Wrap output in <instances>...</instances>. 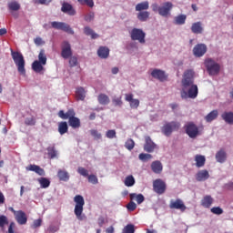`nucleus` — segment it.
Instances as JSON below:
<instances>
[{
    "label": "nucleus",
    "mask_w": 233,
    "mask_h": 233,
    "mask_svg": "<svg viewBox=\"0 0 233 233\" xmlns=\"http://www.w3.org/2000/svg\"><path fill=\"white\" fill-rule=\"evenodd\" d=\"M180 127H181V123L172 121V122L166 123L162 127L161 130H162V133L164 134V136H167L168 137L172 136V132H176V131L179 130Z\"/></svg>",
    "instance_id": "obj_6"
},
{
    "label": "nucleus",
    "mask_w": 233,
    "mask_h": 233,
    "mask_svg": "<svg viewBox=\"0 0 233 233\" xmlns=\"http://www.w3.org/2000/svg\"><path fill=\"white\" fill-rule=\"evenodd\" d=\"M5 225H8V218L5 215H0V228L5 230Z\"/></svg>",
    "instance_id": "obj_46"
},
{
    "label": "nucleus",
    "mask_w": 233,
    "mask_h": 233,
    "mask_svg": "<svg viewBox=\"0 0 233 233\" xmlns=\"http://www.w3.org/2000/svg\"><path fill=\"white\" fill-rule=\"evenodd\" d=\"M85 19H86V21H88V22L93 21L94 20V13H91L88 15H86Z\"/></svg>",
    "instance_id": "obj_62"
},
{
    "label": "nucleus",
    "mask_w": 233,
    "mask_h": 233,
    "mask_svg": "<svg viewBox=\"0 0 233 233\" xmlns=\"http://www.w3.org/2000/svg\"><path fill=\"white\" fill-rule=\"evenodd\" d=\"M198 94H199V89L198 85H194V71L188 69L184 73L182 79L181 97L182 99H196Z\"/></svg>",
    "instance_id": "obj_1"
},
{
    "label": "nucleus",
    "mask_w": 233,
    "mask_h": 233,
    "mask_svg": "<svg viewBox=\"0 0 233 233\" xmlns=\"http://www.w3.org/2000/svg\"><path fill=\"white\" fill-rule=\"evenodd\" d=\"M90 134L92 137H94V139H101L102 136L97 129H91Z\"/></svg>",
    "instance_id": "obj_54"
},
{
    "label": "nucleus",
    "mask_w": 233,
    "mask_h": 233,
    "mask_svg": "<svg viewBox=\"0 0 233 233\" xmlns=\"http://www.w3.org/2000/svg\"><path fill=\"white\" fill-rule=\"evenodd\" d=\"M196 167L201 168L205 167V163H207V158L203 155H196L195 156Z\"/></svg>",
    "instance_id": "obj_25"
},
{
    "label": "nucleus",
    "mask_w": 233,
    "mask_h": 233,
    "mask_svg": "<svg viewBox=\"0 0 233 233\" xmlns=\"http://www.w3.org/2000/svg\"><path fill=\"white\" fill-rule=\"evenodd\" d=\"M126 101H127L132 108L139 106V99H134V95L126 94Z\"/></svg>",
    "instance_id": "obj_21"
},
{
    "label": "nucleus",
    "mask_w": 233,
    "mask_h": 233,
    "mask_svg": "<svg viewBox=\"0 0 233 233\" xmlns=\"http://www.w3.org/2000/svg\"><path fill=\"white\" fill-rule=\"evenodd\" d=\"M216 159L218 163H225V161H227V152H225L223 149H220L216 154Z\"/></svg>",
    "instance_id": "obj_32"
},
{
    "label": "nucleus",
    "mask_w": 233,
    "mask_h": 233,
    "mask_svg": "<svg viewBox=\"0 0 233 233\" xmlns=\"http://www.w3.org/2000/svg\"><path fill=\"white\" fill-rule=\"evenodd\" d=\"M110 55V49L106 46H100L97 50V56L101 59H106L108 56Z\"/></svg>",
    "instance_id": "obj_24"
},
{
    "label": "nucleus",
    "mask_w": 233,
    "mask_h": 233,
    "mask_svg": "<svg viewBox=\"0 0 233 233\" xmlns=\"http://www.w3.org/2000/svg\"><path fill=\"white\" fill-rule=\"evenodd\" d=\"M222 119L228 123V125H233V112L229 111V112H224L221 115Z\"/></svg>",
    "instance_id": "obj_30"
},
{
    "label": "nucleus",
    "mask_w": 233,
    "mask_h": 233,
    "mask_svg": "<svg viewBox=\"0 0 233 233\" xmlns=\"http://www.w3.org/2000/svg\"><path fill=\"white\" fill-rule=\"evenodd\" d=\"M61 57L63 59H69L72 57V46L67 41H64L61 45Z\"/></svg>",
    "instance_id": "obj_12"
},
{
    "label": "nucleus",
    "mask_w": 233,
    "mask_h": 233,
    "mask_svg": "<svg viewBox=\"0 0 233 233\" xmlns=\"http://www.w3.org/2000/svg\"><path fill=\"white\" fill-rule=\"evenodd\" d=\"M52 28H55V30H62L63 32H66L67 34H71L73 35L74 29L70 27V25L66 23L63 22H52L51 23Z\"/></svg>",
    "instance_id": "obj_11"
},
{
    "label": "nucleus",
    "mask_w": 233,
    "mask_h": 233,
    "mask_svg": "<svg viewBox=\"0 0 233 233\" xmlns=\"http://www.w3.org/2000/svg\"><path fill=\"white\" fill-rule=\"evenodd\" d=\"M103 225H105V218L100 217V218H98V226H99V227H103Z\"/></svg>",
    "instance_id": "obj_63"
},
{
    "label": "nucleus",
    "mask_w": 233,
    "mask_h": 233,
    "mask_svg": "<svg viewBox=\"0 0 233 233\" xmlns=\"http://www.w3.org/2000/svg\"><path fill=\"white\" fill-rule=\"evenodd\" d=\"M169 208H171V210H180V212H185V210H187V206L182 199L177 198L176 200L170 201Z\"/></svg>",
    "instance_id": "obj_13"
},
{
    "label": "nucleus",
    "mask_w": 233,
    "mask_h": 233,
    "mask_svg": "<svg viewBox=\"0 0 233 233\" xmlns=\"http://www.w3.org/2000/svg\"><path fill=\"white\" fill-rule=\"evenodd\" d=\"M34 42H35V45H36V46H41V45H45V41H43V38L39 36L35 38Z\"/></svg>",
    "instance_id": "obj_59"
},
{
    "label": "nucleus",
    "mask_w": 233,
    "mask_h": 233,
    "mask_svg": "<svg viewBox=\"0 0 233 233\" xmlns=\"http://www.w3.org/2000/svg\"><path fill=\"white\" fill-rule=\"evenodd\" d=\"M134 232H136V229L134 228V225L132 224L127 225L122 230V233H134Z\"/></svg>",
    "instance_id": "obj_48"
},
{
    "label": "nucleus",
    "mask_w": 233,
    "mask_h": 233,
    "mask_svg": "<svg viewBox=\"0 0 233 233\" xmlns=\"http://www.w3.org/2000/svg\"><path fill=\"white\" fill-rule=\"evenodd\" d=\"M106 233H114V228H113L112 226H110L109 228H107L106 229Z\"/></svg>",
    "instance_id": "obj_64"
},
{
    "label": "nucleus",
    "mask_w": 233,
    "mask_h": 233,
    "mask_svg": "<svg viewBox=\"0 0 233 233\" xmlns=\"http://www.w3.org/2000/svg\"><path fill=\"white\" fill-rule=\"evenodd\" d=\"M25 170L29 172H35L38 176H45V169L37 165L30 164L25 167Z\"/></svg>",
    "instance_id": "obj_18"
},
{
    "label": "nucleus",
    "mask_w": 233,
    "mask_h": 233,
    "mask_svg": "<svg viewBox=\"0 0 233 233\" xmlns=\"http://www.w3.org/2000/svg\"><path fill=\"white\" fill-rule=\"evenodd\" d=\"M148 8H149L148 1L139 3L136 5L137 12H143V10H148Z\"/></svg>",
    "instance_id": "obj_40"
},
{
    "label": "nucleus",
    "mask_w": 233,
    "mask_h": 233,
    "mask_svg": "<svg viewBox=\"0 0 233 233\" xmlns=\"http://www.w3.org/2000/svg\"><path fill=\"white\" fill-rule=\"evenodd\" d=\"M49 159H56L57 157V150L55 146L48 147L46 148Z\"/></svg>",
    "instance_id": "obj_37"
},
{
    "label": "nucleus",
    "mask_w": 233,
    "mask_h": 233,
    "mask_svg": "<svg viewBox=\"0 0 233 233\" xmlns=\"http://www.w3.org/2000/svg\"><path fill=\"white\" fill-rule=\"evenodd\" d=\"M38 183L40 184L41 188H48V187H50V179L46 177L38 178Z\"/></svg>",
    "instance_id": "obj_43"
},
{
    "label": "nucleus",
    "mask_w": 233,
    "mask_h": 233,
    "mask_svg": "<svg viewBox=\"0 0 233 233\" xmlns=\"http://www.w3.org/2000/svg\"><path fill=\"white\" fill-rule=\"evenodd\" d=\"M12 59L17 66V71L20 76H26V69L25 68V56L18 51L11 50Z\"/></svg>",
    "instance_id": "obj_3"
},
{
    "label": "nucleus",
    "mask_w": 233,
    "mask_h": 233,
    "mask_svg": "<svg viewBox=\"0 0 233 233\" xmlns=\"http://www.w3.org/2000/svg\"><path fill=\"white\" fill-rule=\"evenodd\" d=\"M80 5H86L89 8H94V0H77Z\"/></svg>",
    "instance_id": "obj_53"
},
{
    "label": "nucleus",
    "mask_w": 233,
    "mask_h": 233,
    "mask_svg": "<svg viewBox=\"0 0 233 233\" xmlns=\"http://www.w3.org/2000/svg\"><path fill=\"white\" fill-rule=\"evenodd\" d=\"M218 116H219V112L218 111V109H215V110L211 111L208 115H207L205 116V119H206L207 123H212V121H214V119H218Z\"/></svg>",
    "instance_id": "obj_31"
},
{
    "label": "nucleus",
    "mask_w": 233,
    "mask_h": 233,
    "mask_svg": "<svg viewBox=\"0 0 233 233\" xmlns=\"http://www.w3.org/2000/svg\"><path fill=\"white\" fill-rule=\"evenodd\" d=\"M129 196H130L131 201H134V199H136L137 205H141V203L145 201V197L143 196V194L137 195L136 193H131Z\"/></svg>",
    "instance_id": "obj_34"
},
{
    "label": "nucleus",
    "mask_w": 233,
    "mask_h": 233,
    "mask_svg": "<svg viewBox=\"0 0 233 233\" xmlns=\"http://www.w3.org/2000/svg\"><path fill=\"white\" fill-rule=\"evenodd\" d=\"M97 101L99 105H108L110 103V97L105 94L98 95Z\"/></svg>",
    "instance_id": "obj_35"
},
{
    "label": "nucleus",
    "mask_w": 233,
    "mask_h": 233,
    "mask_svg": "<svg viewBox=\"0 0 233 233\" xmlns=\"http://www.w3.org/2000/svg\"><path fill=\"white\" fill-rule=\"evenodd\" d=\"M134 147H136V142H134V139L129 138L125 143V147L127 150H134Z\"/></svg>",
    "instance_id": "obj_45"
},
{
    "label": "nucleus",
    "mask_w": 233,
    "mask_h": 233,
    "mask_svg": "<svg viewBox=\"0 0 233 233\" xmlns=\"http://www.w3.org/2000/svg\"><path fill=\"white\" fill-rule=\"evenodd\" d=\"M151 76L155 79H158V81H167V75L165 74V71L160 69H154L151 72Z\"/></svg>",
    "instance_id": "obj_19"
},
{
    "label": "nucleus",
    "mask_w": 233,
    "mask_h": 233,
    "mask_svg": "<svg viewBox=\"0 0 233 233\" xmlns=\"http://www.w3.org/2000/svg\"><path fill=\"white\" fill-rule=\"evenodd\" d=\"M35 119L34 118V116L32 117H27L25 120V125H26L27 127H34L35 126Z\"/></svg>",
    "instance_id": "obj_51"
},
{
    "label": "nucleus",
    "mask_w": 233,
    "mask_h": 233,
    "mask_svg": "<svg viewBox=\"0 0 233 233\" xmlns=\"http://www.w3.org/2000/svg\"><path fill=\"white\" fill-rule=\"evenodd\" d=\"M76 97L77 101H85L86 97V91L84 87H77L76 90Z\"/></svg>",
    "instance_id": "obj_27"
},
{
    "label": "nucleus",
    "mask_w": 233,
    "mask_h": 233,
    "mask_svg": "<svg viewBox=\"0 0 233 233\" xmlns=\"http://www.w3.org/2000/svg\"><path fill=\"white\" fill-rule=\"evenodd\" d=\"M193 54L195 57H203V55L207 54V45L198 44L193 48Z\"/></svg>",
    "instance_id": "obj_16"
},
{
    "label": "nucleus",
    "mask_w": 233,
    "mask_h": 233,
    "mask_svg": "<svg viewBox=\"0 0 233 233\" xmlns=\"http://www.w3.org/2000/svg\"><path fill=\"white\" fill-rule=\"evenodd\" d=\"M77 172L78 174H80V176H83L84 177H88V170H86L85 167H79L77 168Z\"/></svg>",
    "instance_id": "obj_55"
},
{
    "label": "nucleus",
    "mask_w": 233,
    "mask_h": 233,
    "mask_svg": "<svg viewBox=\"0 0 233 233\" xmlns=\"http://www.w3.org/2000/svg\"><path fill=\"white\" fill-rule=\"evenodd\" d=\"M149 17H150V13L147 11H140L137 14L138 21L145 22V21H147Z\"/></svg>",
    "instance_id": "obj_39"
},
{
    "label": "nucleus",
    "mask_w": 233,
    "mask_h": 233,
    "mask_svg": "<svg viewBox=\"0 0 233 233\" xmlns=\"http://www.w3.org/2000/svg\"><path fill=\"white\" fill-rule=\"evenodd\" d=\"M127 210H130V212H134L136 208H137V206L134 202H129L127 206Z\"/></svg>",
    "instance_id": "obj_58"
},
{
    "label": "nucleus",
    "mask_w": 233,
    "mask_h": 233,
    "mask_svg": "<svg viewBox=\"0 0 233 233\" xmlns=\"http://www.w3.org/2000/svg\"><path fill=\"white\" fill-rule=\"evenodd\" d=\"M7 6L11 12H17V10H21V5L17 1L9 2Z\"/></svg>",
    "instance_id": "obj_36"
},
{
    "label": "nucleus",
    "mask_w": 233,
    "mask_h": 233,
    "mask_svg": "<svg viewBox=\"0 0 233 233\" xmlns=\"http://www.w3.org/2000/svg\"><path fill=\"white\" fill-rule=\"evenodd\" d=\"M57 177L59 181L66 182L70 179V174H68L66 170L59 169L57 172Z\"/></svg>",
    "instance_id": "obj_29"
},
{
    "label": "nucleus",
    "mask_w": 233,
    "mask_h": 233,
    "mask_svg": "<svg viewBox=\"0 0 233 233\" xmlns=\"http://www.w3.org/2000/svg\"><path fill=\"white\" fill-rule=\"evenodd\" d=\"M58 117L61 119H68L69 127H72L74 129L81 127V120L76 116V111L74 108H70L65 113L64 110L58 112Z\"/></svg>",
    "instance_id": "obj_2"
},
{
    "label": "nucleus",
    "mask_w": 233,
    "mask_h": 233,
    "mask_svg": "<svg viewBox=\"0 0 233 233\" xmlns=\"http://www.w3.org/2000/svg\"><path fill=\"white\" fill-rule=\"evenodd\" d=\"M138 158L140 159V161L143 162L148 161V159H152V155L147 153H140Z\"/></svg>",
    "instance_id": "obj_49"
},
{
    "label": "nucleus",
    "mask_w": 233,
    "mask_h": 233,
    "mask_svg": "<svg viewBox=\"0 0 233 233\" xmlns=\"http://www.w3.org/2000/svg\"><path fill=\"white\" fill-rule=\"evenodd\" d=\"M212 203H214V198L210 195L205 196L201 200V206L204 207V208H210Z\"/></svg>",
    "instance_id": "obj_23"
},
{
    "label": "nucleus",
    "mask_w": 233,
    "mask_h": 233,
    "mask_svg": "<svg viewBox=\"0 0 233 233\" xmlns=\"http://www.w3.org/2000/svg\"><path fill=\"white\" fill-rule=\"evenodd\" d=\"M153 190L158 196H161L167 192V183L163 181L161 178H157L153 181Z\"/></svg>",
    "instance_id": "obj_10"
},
{
    "label": "nucleus",
    "mask_w": 233,
    "mask_h": 233,
    "mask_svg": "<svg viewBox=\"0 0 233 233\" xmlns=\"http://www.w3.org/2000/svg\"><path fill=\"white\" fill-rule=\"evenodd\" d=\"M14 228H15V222H11L8 227V233H15Z\"/></svg>",
    "instance_id": "obj_61"
},
{
    "label": "nucleus",
    "mask_w": 233,
    "mask_h": 233,
    "mask_svg": "<svg viewBox=\"0 0 233 233\" xmlns=\"http://www.w3.org/2000/svg\"><path fill=\"white\" fill-rule=\"evenodd\" d=\"M106 137L108 139H114L116 137V130L115 129H109L106 133Z\"/></svg>",
    "instance_id": "obj_57"
},
{
    "label": "nucleus",
    "mask_w": 233,
    "mask_h": 233,
    "mask_svg": "<svg viewBox=\"0 0 233 233\" xmlns=\"http://www.w3.org/2000/svg\"><path fill=\"white\" fill-rule=\"evenodd\" d=\"M205 66L209 74V76H218L221 66L219 64L216 63L212 58H208L205 60Z\"/></svg>",
    "instance_id": "obj_7"
},
{
    "label": "nucleus",
    "mask_w": 233,
    "mask_h": 233,
    "mask_svg": "<svg viewBox=\"0 0 233 233\" xmlns=\"http://www.w3.org/2000/svg\"><path fill=\"white\" fill-rule=\"evenodd\" d=\"M87 179L92 185H97V183H99V179H97L96 175H88Z\"/></svg>",
    "instance_id": "obj_50"
},
{
    "label": "nucleus",
    "mask_w": 233,
    "mask_h": 233,
    "mask_svg": "<svg viewBox=\"0 0 233 233\" xmlns=\"http://www.w3.org/2000/svg\"><path fill=\"white\" fill-rule=\"evenodd\" d=\"M210 177V174L206 169L199 170L196 175L197 181H207Z\"/></svg>",
    "instance_id": "obj_22"
},
{
    "label": "nucleus",
    "mask_w": 233,
    "mask_h": 233,
    "mask_svg": "<svg viewBox=\"0 0 233 233\" xmlns=\"http://www.w3.org/2000/svg\"><path fill=\"white\" fill-rule=\"evenodd\" d=\"M61 12L67 14V15H76V12L74 6L69 3L64 2L62 4Z\"/></svg>",
    "instance_id": "obj_17"
},
{
    "label": "nucleus",
    "mask_w": 233,
    "mask_h": 233,
    "mask_svg": "<svg viewBox=\"0 0 233 233\" xmlns=\"http://www.w3.org/2000/svg\"><path fill=\"white\" fill-rule=\"evenodd\" d=\"M130 37L132 41H138L141 45H145L147 34L143 32V29L133 28L130 32Z\"/></svg>",
    "instance_id": "obj_8"
},
{
    "label": "nucleus",
    "mask_w": 233,
    "mask_h": 233,
    "mask_svg": "<svg viewBox=\"0 0 233 233\" xmlns=\"http://www.w3.org/2000/svg\"><path fill=\"white\" fill-rule=\"evenodd\" d=\"M58 132L60 136H65L68 132V124L65 121H62L58 124Z\"/></svg>",
    "instance_id": "obj_33"
},
{
    "label": "nucleus",
    "mask_w": 233,
    "mask_h": 233,
    "mask_svg": "<svg viewBox=\"0 0 233 233\" xmlns=\"http://www.w3.org/2000/svg\"><path fill=\"white\" fill-rule=\"evenodd\" d=\"M210 210L212 214H215L216 216H221V214H223V208L220 207H213Z\"/></svg>",
    "instance_id": "obj_52"
},
{
    "label": "nucleus",
    "mask_w": 233,
    "mask_h": 233,
    "mask_svg": "<svg viewBox=\"0 0 233 233\" xmlns=\"http://www.w3.org/2000/svg\"><path fill=\"white\" fill-rule=\"evenodd\" d=\"M41 225H43V219L38 218L34 220L33 224L31 225L32 228H39V227H41Z\"/></svg>",
    "instance_id": "obj_56"
},
{
    "label": "nucleus",
    "mask_w": 233,
    "mask_h": 233,
    "mask_svg": "<svg viewBox=\"0 0 233 233\" xmlns=\"http://www.w3.org/2000/svg\"><path fill=\"white\" fill-rule=\"evenodd\" d=\"M113 105H115V106H121V105H123L121 97L113 98Z\"/></svg>",
    "instance_id": "obj_60"
},
{
    "label": "nucleus",
    "mask_w": 233,
    "mask_h": 233,
    "mask_svg": "<svg viewBox=\"0 0 233 233\" xmlns=\"http://www.w3.org/2000/svg\"><path fill=\"white\" fill-rule=\"evenodd\" d=\"M184 128L186 134L188 135L191 139H196V137L199 136V128L194 122H187Z\"/></svg>",
    "instance_id": "obj_9"
},
{
    "label": "nucleus",
    "mask_w": 233,
    "mask_h": 233,
    "mask_svg": "<svg viewBox=\"0 0 233 233\" xmlns=\"http://www.w3.org/2000/svg\"><path fill=\"white\" fill-rule=\"evenodd\" d=\"M151 170L154 174H161L163 172V164L159 160L151 163Z\"/></svg>",
    "instance_id": "obj_20"
},
{
    "label": "nucleus",
    "mask_w": 233,
    "mask_h": 233,
    "mask_svg": "<svg viewBox=\"0 0 233 233\" xmlns=\"http://www.w3.org/2000/svg\"><path fill=\"white\" fill-rule=\"evenodd\" d=\"M79 65V62L77 61V56H71L69 57V66L71 68H74V66H77Z\"/></svg>",
    "instance_id": "obj_47"
},
{
    "label": "nucleus",
    "mask_w": 233,
    "mask_h": 233,
    "mask_svg": "<svg viewBox=\"0 0 233 233\" xmlns=\"http://www.w3.org/2000/svg\"><path fill=\"white\" fill-rule=\"evenodd\" d=\"M45 65H43L41 62L35 60L32 64V68L34 72L36 74H41L45 70Z\"/></svg>",
    "instance_id": "obj_28"
},
{
    "label": "nucleus",
    "mask_w": 233,
    "mask_h": 233,
    "mask_svg": "<svg viewBox=\"0 0 233 233\" xmlns=\"http://www.w3.org/2000/svg\"><path fill=\"white\" fill-rule=\"evenodd\" d=\"M124 185L126 187H134L136 185V178H134V176L129 175L125 178Z\"/></svg>",
    "instance_id": "obj_41"
},
{
    "label": "nucleus",
    "mask_w": 233,
    "mask_h": 233,
    "mask_svg": "<svg viewBox=\"0 0 233 233\" xmlns=\"http://www.w3.org/2000/svg\"><path fill=\"white\" fill-rule=\"evenodd\" d=\"M14 216L18 225H26V221H28V218L26 217V213H25V211L23 210L14 211Z\"/></svg>",
    "instance_id": "obj_14"
},
{
    "label": "nucleus",
    "mask_w": 233,
    "mask_h": 233,
    "mask_svg": "<svg viewBox=\"0 0 233 233\" xmlns=\"http://www.w3.org/2000/svg\"><path fill=\"white\" fill-rule=\"evenodd\" d=\"M75 205V216L78 221H83L85 216L83 215V207H85V198L81 195H76L74 198Z\"/></svg>",
    "instance_id": "obj_5"
},
{
    "label": "nucleus",
    "mask_w": 233,
    "mask_h": 233,
    "mask_svg": "<svg viewBox=\"0 0 233 233\" xmlns=\"http://www.w3.org/2000/svg\"><path fill=\"white\" fill-rule=\"evenodd\" d=\"M151 8L153 12H157L162 17H168L170 12H172V8H174V5L171 2H165L159 6L155 3L151 5Z\"/></svg>",
    "instance_id": "obj_4"
},
{
    "label": "nucleus",
    "mask_w": 233,
    "mask_h": 233,
    "mask_svg": "<svg viewBox=\"0 0 233 233\" xmlns=\"http://www.w3.org/2000/svg\"><path fill=\"white\" fill-rule=\"evenodd\" d=\"M157 148V145L152 141V138H150L149 136L145 137V145H144V150L145 152H148L149 154L154 152Z\"/></svg>",
    "instance_id": "obj_15"
},
{
    "label": "nucleus",
    "mask_w": 233,
    "mask_h": 233,
    "mask_svg": "<svg viewBox=\"0 0 233 233\" xmlns=\"http://www.w3.org/2000/svg\"><path fill=\"white\" fill-rule=\"evenodd\" d=\"M46 53L45 52V49H41L38 54V63H42L43 65H46Z\"/></svg>",
    "instance_id": "obj_42"
},
{
    "label": "nucleus",
    "mask_w": 233,
    "mask_h": 233,
    "mask_svg": "<svg viewBox=\"0 0 233 233\" xmlns=\"http://www.w3.org/2000/svg\"><path fill=\"white\" fill-rule=\"evenodd\" d=\"M187 21V15H179L175 17V25H185Z\"/></svg>",
    "instance_id": "obj_44"
},
{
    "label": "nucleus",
    "mask_w": 233,
    "mask_h": 233,
    "mask_svg": "<svg viewBox=\"0 0 233 233\" xmlns=\"http://www.w3.org/2000/svg\"><path fill=\"white\" fill-rule=\"evenodd\" d=\"M203 24L201 22L193 23L191 25V32L193 34H203Z\"/></svg>",
    "instance_id": "obj_26"
},
{
    "label": "nucleus",
    "mask_w": 233,
    "mask_h": 233,
    "mask_svg": "<svg viewBox=\"0 0 233 233\" xmlns=\"http://www.w3.org/2000/svg\"><path fill=\"white\" fill-rule=\"evenodd\" d=\"M84 34L86 35H90L91 39H97V37H99V35H97L96 32H94L92 30V28H90L89 26H86L84 28Z\"/></svg>",
    "instance_id": "obj_38"
}]
</instances>
